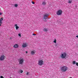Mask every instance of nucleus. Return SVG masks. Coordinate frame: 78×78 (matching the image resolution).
<instances>
[{"instance_id":"b1692460","label":"nucleus","mask_w":78,"mask_h":78,"mask_svg":"<svg viewBox=\"0 0 78 78\" xmlns=\"http://www.w3.org/2000/svg\"><path fill=\"white\" fill-rule=\"evenodd\" d=\"M26 75H29V73L27 72V73H26Z\"/></svg>"},{"instance_id":"c85d7f7f","label":"nucleus","mask_w":78,"mask_h":78,"mask_svg":"<svg viewBox=\"0 0 78 78\" xmlns=\"http://www.w3.org/2000/svg\"><path fill=\"white\" fill-rule=\"evenodd\" d=\"M76 37H77L78 38V35H77V36H76Z\"/></svg>"},{"instance_id":"5701e85b","label":"nucleus","mask_w":78,"mask_h":78,"mask_svg":"<svg viewBox=\"0 0 78 78\" xmlns=\"http://www.w3.org/2000/svg\"><path fill=\"white\" fill-rule=\"evenodd\" d=\"M76 66H78V63L76 62Z\"/></svg>"},{"instance_id":"7ed1b4c3","label":"nucleus","mask_w":78,"mask_h":78,"mask_svg":"<svg viewBox=\"0 0 78 78\" xmlns=\"http://www.w3.org/2000/svg\"><path fill=\"white\" fill-rule=\"evenodd\" d=\"M44 64V61H43V60H40L38 61V64L39 66H42Z\"/></svg>"},{"instance_id":"f03ea898","label":"nucleus","mask_w":78,"mask_h":78,"mask_svg":"<svg viewBox=\"0 0 78 78\" xmlns=\"http://www.w3.org/2000/svg\"><path fill=\"white\" fill-rule=\"evenodd\" d=\"M60 69L62 72H66L67 70V67L66 66H63L61 67Z\"/></svg>"},{"instance_id":"f257e3e1","label":"nucleus","mask_w":78,"mask_h":78,"mask_svg":"<svg viewBox=\"0 0 78 78\" xmlns=\"http://www.w3.org/2000/svg\"><path fill=\"white\" fill-rule=\"evenodd\" d=\"M18 61L19 62V64H23L25 60L23 58L21 57L18 59Z\"/></svg>"},{"instance_id":"423d86ee","label":"nucleus","mask_w":78,"mask_h":78,"mask_svg":"<svg viewBox=\"0 0 78 78\" xmlns=\"http://www.w3.org/2000/svg\"><path fill=\"white\" fill-rule=\"evenodd\" d=\"M62 13V11L61 10H59L57 11L56 12L57 15L59 16V15H61Z\"/></svg>"},{"instance_id":"393cba45","label":"nucleus","mask_w":78,"mask_h":78,"mask_svg":"<svg viewBox=\"0 0 78 78\" xmlns=\"http://www.w3.org/2000/svg\"><path fill=\"white\" fill-rule=\"evenodd\" d=\"M32 4H34L35 3H34V2H32Z\"/></svg>"},{"instance_id":"1a4fd4ad","label":"nucleus","mask_w":78,"mask_h":78,"mask_svg":"<svg viewBox=\"0 0 78 78\" xmlns=\"http://www.w3.org/2000/svg\"><path fill=\"white\" fill-rule=\"evenodd\" d=\"M13 47H14V48H17L19 47V45L17 44H15L13 46Z\"/></svg>"},{"instance_id":"2f4dec72","label":"nucleus","mask_w":78,"mask_h":78,"mask_svg":"<svg viewBox=\"0 0 78 78\" xmlns=\"http://www.w3.org/2000/svg\"><path fill=\"white\" fill-rule=\"evenodd\" d=\"M10 39H11V38H10Z\"/></svg>"},{"instance_id":"c756f323","label":"nucleus","mask_w":78,"mask_h":78,"mask_svg":"<svg viewBox=\"0 0 78 78\" xmlns=\"http://www.w3.org/2000/svg\"><path fill=\"white\" fill-rule=\"evenodd\" d=\"M26 53H28V51H26Z\"/></svg>"},{"instance_id":"9d476101","label":"nucleus","mask_w":78,"mask_h":78,"mask_svg":"<svg viewBox=\"0 0 78 78\" xmlns=\"http://www.w3.org/2000/svg\"><path fill=\"white\" fill-rule=\"evenodd\" d=\"M2 20H3V17L1 18L0 19V24H2Z\"/></svg>"},{"instance_id":"a211bd4d","label":"nucleus","mask_w":78,"mask_h":78,"mask_svg":"<svg viewBox=\"0 0 78 78\" xmlns=\"http://www.w3.org/2000/svg\"><path fill=\"white\" fill-rule=\"evenodd\" d=\"M72 2V1L69 0L68 1L69 3H71V2Z\"/></svg>"},{"instance_id":"ddd939ff","label":"nucleus","mask_w":78,"mask_h":78,"mask_svg":"<svg viewBox=\"0 0 78 78\" xmlns=\"http://www.w3.org/2000/svg\"><path fill=\"white\" fill-rule=\"evenodd\" d=\"M46 4H47V3H46V2H43L42 3V4L43 5H46Z\"/></svg>"},{"instance_id":"cd10ccee","label":"nucleus","mask_w":78,"mask_h":78,"mask_svg":"<svg viewBox=\"0 0 78 78\" xmlns=\"http://www.w3.org/2000/svg\"><path fill=\"white\" fill-rule=\"evenodd\" d=\"M2 13L1 12H0V15H2Z\"/></svg>"},{"instance_id":"f8f14e48","label":"nucleus","mask_w":78,"mask_h":78,"mask_svg":"<svg viewBox=\"0 0 78 78\" xmlns=\"http://www.w3.org/2000/svg\"><path fill=\"white\" fill-rule=\"evenodd\" d=\"M15 27H16V30H18V29L19 28V27L17 26V24H15Z\"/></svg>"},{"instance_id":"4be33fe9","label":"nucleus","mask_w":78,"mask_h":78,"mask_svg":"<svg viewBox=\"0 0 78 78\" xmlns=\"http://www.w3.org/2000/svg\"><path fill=\"white\" fill-rule=\"evenodd\" d=\"M18 35L19 36H20V37H21V34H18Z\"/></svg>"},{"instance_id":"a878e982","label":"nucleus","mask_w":78,"mask_h":78,"mask_svg":"<svg viewBox=\"0 0 78 78\" xmlns=\"http://www.w3.org/2000/svg\"><path fill=\"white\" fill-rule=\"evenodd\" d=\"M0 78H4L2 76H1Z\"/></svg>"},{"instance_id":"f3484780","label":"nucleus","mask_w":78,"mask_h":78,"mask_svg":"<svg viewBox=\"0 0 78 78\" xmlns=\"http://www.w3.org/2000/svg\"><path fill=\"white\" fill-rule=\"evenodd\" d=\"M54 43H56V39H54Z\"/></svg>"},{"instance_id":"412c9836","label":"nucleus","mask_w":78,"mask_h":78,"mask_svg":"<svg viewBox=\"0 0 78 78\" xmlns=\"http://www.w3.org/2000/svg\"><path fill=\"white\" fill-rule=\"evenodd\" d=\"M33 36H36V34H33Z\"/></svg>"},{"instance_id":"0eeeda50","label":"nucleus","mask_w":78,"mask_h":78,"mask_svg":"<svg viewBox=\"0 0 78 78\" xmlns=\"http://www.w3.org/2000/svg\"><path fill=\"white\" fill-rule=\"evenodd\" d=\"M5 56L4 55H1L0 57V61H3L4 59H5Z\"/></svg>"},{"instance_id":"6ab92c4d","label":"nucleus","mask_w":78,"mask_h":78,"mask_svg":"<svg viewBox=\"0 0 78 78\" xmlns=\"http://www.w3.org/2000/svg\"><path fill=\"white\" fill-rule=\"evenodd\" d=\"M23 70H20V73H23Z\"/></svg>"},{"instance_id":"dca6fc26","label":"nucleus","mask_w":78,"mask_h":78,"mask_svg":"<svg viewBox=\"0 0 78 78\" xmlns=\"http://www.w3.org/2000/svg\"><path fill=\"white\" fill-rule=\"evenodd\" d=\"M43 20L44 22H47V20L46 19H45L44 18L43 19Z\"/></svg>"},{"instance_id":"aec40b11","label":"nucleus","mask_w":78,"mask_h":78,"mask_svg":"<svg viewBox=\"0 0 78 78\" xmlns=\"http://www.w3.org/2000/svg\"><path fill=\"white\" fill-rule=\"evenodd\" d=\"M18 6V5H17V4H16L15 5V7H17Z\"/></svg>"},{"instance_id":"4468645a","label":"nucleus","mask_w":78,"mask_h":78,"mask_svg":"<svg viewBox=\"0 0 78 78\" xmlns=\"http://www.w3.org/2000/svg\"><path fill=\"white\" fill-rule=\"evenodd\" d=\"M43 31H45V32H46V31H48V29L47 28H44L43 30Z\"/></svg>"},{"instance_id":"7c9ffc66","label":"nucleus","mask_w":78,"mask_h":78,"mask_svg":"<svg viewBox=\"0 0 78 78\" xmlns=\"http://www.w3.org/2000/svg\"><path fill=\"white\" fill-rule=\"evenodd\" d=\"M1 24H0V27L1 26Z\"/></svg>"},{"instance_id":"20e7f679","label":"nucleus","mask_w":78,"mask_h":78,"mask_svg":"<svg viewBox=\"0 0 78 78\" xmlns=\"http://www.w3.org/2000/svg\"><path fill=\"white\" fill-rule=\"evenodd\" d=\"M67 55V54L65 52L63 53V54H62L61 57L62 59H64L66 57V55Z\"/></svg>"},{"instance_id":"2eb2a0df","label":"nucleus","mask_w":78,"mask_h":78,"mask_svg":"<svg viewBox=\"0 0 78 78\" xmlns=\"http://www.w3.org/2000/svg\"><path fill=\"white\" fill-rule=\"evenodd\" d=\"M73 64H76V62H75V61H73Z\"/></svg>"},{"instance_id":"6e6552de","label":"nucleus","mask_w":78,"mask_h":78,"mask_svg":"<svg viewBox=\"0 0 78 78\" xmlns=\"http://www.w3.org/2000/svg\"><path fill=\"white\" fill-rule=\"evenodd\" d=\"M22 47L23 48H25V47H27V43H23L22 45Z\"/></svg>"},{"instance_id":"9b49d317","label":"nucleus","mask_w":78,"mask_h":78,"mask_svg":"<svg viewBox=\"0 0 78 78\" xmlns=\"http://www.w3.org/2000/svg\"><path fill=\"white\" fill-rule=\"evenodd\" d=\"M31 54L32 55H34L35 54V51L34 50H32L31 52Z\"/></svg>"},{"instance_id":"39448f33","label":"nucleus","mask_w":78,"mask_h":78,"mask_svg":"<svg viewBox=\"0 0 78 78\" xmlns=\"http://www.w3.org/2000/svg\"><path fill=\"white\" fill-rule=\"evenodd\" d=\"M49 15L47 13H45L43 15V17L44 19H48V17Z\"/></svg>"},{"instance_id":"bb28decb","label":"nucleus","mask_w":78,"mask_h":78,"mask_svg":"<svg viewBox=\"0 0 78 78\" xmlns=\"http://www.w3.org/2000/svg\"><path fill=\"white\" fill-rule=\"evenodd\" d=\"M57 44H55V47H57Z\"/></svg>"}]
</instances>
